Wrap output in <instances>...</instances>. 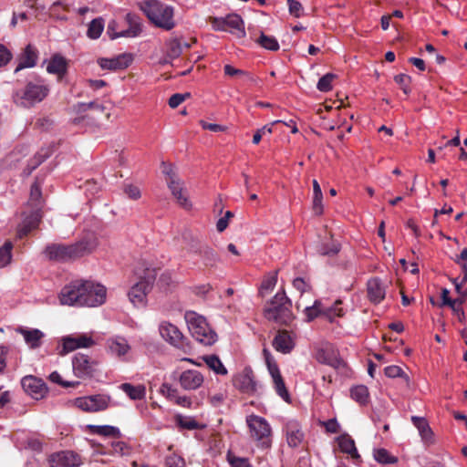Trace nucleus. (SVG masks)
I'll return each instance as SVG.
<instances>
[{
    "label": "nucleus",
    "instance_id": "obj_43",
    "mask_svg": "<svg viewBox=\"0 0 467 467\" xmlns=\"http://www.w3.org/2000/svg\"><path fill=\"white\" fill-rule=\"evenodd\" d=\"M256 42L264 48L276 51L279 49V44L276 38L273 36H267L264 33H261L260 36L256 40Z\"/></svg>",
    "mask_w": 467,
    "mask_h": 467
},
{
    "label": "nucleus",
    "instance_id": "obj_54",
    "mask_svg": "<svg viewBox=\"0 0 467 467\" xmlns=\"http://www.w3.org/2000/svg\"><path fill=\"white\" fill-rule=\"evenodd\" d=\"M293 286L301 294L310 292L312 289V285L309 281L301 277H296L293 280Z\"/></svg>",
    "mask_w": 467,
    "mask_h": 467
},
{
    "label": "nucleus",
    "instance_id": "obj_64",
    "mask_svg": "<svg viewBox=\"0 0 467 467\" xmlns=\"http://www.w3.org/2000/svg\"><path fill=\"white\" fill-rule=\"evenodd\" d=\"M190 94H180V93H176V94H173L170 99H169V106L171 108V109H175L177 108L179 105H181L186 97H189Z\"/></svg>",
    "mask_w": 467,
    "mask_h": 467
},
{
    "label": "nucleus",
    "instance_id": "obj_9",
    "mask_svg": "<svg viewBox=\"0 0 467 467\" xmlns=\"http://www.w3.org/2000/svg\"><path fill=\"white\" fill-rule=\"evenodd\" d=\"M126 21L129 24V28L119 32L117 31L118 23L115 20H111L109 23L107 27V35L111 40L119 37H136L141 33V24L136 16L128 13L126 15Z\"/></svg>",
    "mask_w": 467,
    "mask_h": 467
},
{
    "label": "nucleus",
    "instance_id": "obj_63",
    "mask_svg": "<svg viewBox=\"0 0 467 467\" xmlns=\"http://www.w3.org/2000/svg\"><path fill=\"white\" fill-rule=\"evenodd\" d=\"M162 173L166 176V182L179 181L172 165L162 162Z\"/></svg>",
    "mask_w": 467,
    "mask_h": 467
},
{
    "label": "nucleus",
    "instance_id": "obj_46",
    "mask_svg": "<svg viewBox=\"0 0 467 467\" xmlns=\"http://www.w3.org/2000/svg\"><path fill=\"white\" fill-rule=\"evenodd\" d=\"M384 373L388 378H401L407 386L410 383V378L403 371V369L399 366H395V365L388 366L385 368Z\"/></svg>",
    "mask_w": 467,
    "mask_h": 467
},
{
    "label": "nucleus",
    "instance_id": "obj_22",
    "mask_svg": "<svg viewBox=\"0 0 467 467\" xmlns=\"http://www.w3.org/2000/svg\"><path fill=\"white\" fill-rule=\"evenodd\" d=\"M16 331L23 336L25 342L30 348L36 349L42 345L45 334L41 330L37 328L18 327Z\"/></svg>",
    "mask_w": 467,
    "mask_h": 467
},
{
    "label": "nucleus",
    "instance_id": "obj_19",
    "mask_svg": "<svg viewBox=\"0 0 467 467\" xmlns=\"http://www.w3.org/2000/svg\"><path fill=\"white\" fill-rule=\"evenodd\" d=\"M42 219V211L32 210V212L25 217L23 222L17 228V237L23 239L27 236L33 230L36 229Z\"/></svg>",
    "mask_w": 467,
    "mask_h": 467
},
{
    "label": "nucleus",
    "instance_id": "obj_56",
    "mask_svg": "<svg viewBox=\"0 0 467 467\" xmlns=\"http://www.w3.org/2000/svg\"><path fill=\"white\" fill-rule=\"evenodd\" d=\"M227 458L232 467H252L249 460L246 458L237 457L230 453L228 454Z\"/></svg>",
    "mask_w": 467,
    "mask_h": 467
},
{
    "label": "nucleus",
    "instance_id": "obj_20",
    "mask_svg": "<svg viewBox=\"0 0 467 467\" xmlns=\"http://www.w3.org/2000/svg\"><path fill=\"white\" fill-rule=\"evenodd\" d=\"M76 405L85 411H99L108 407V401L103 396L95 395L77 399Z\"/></svg>",
    "mask_w": 467,
    "mask_h": 467
},
{
    "label": "nucleus",
    "instance_id": "obj_7",
    "mask_svg": "<svg viewBox=\"0 0 467 467\" xmlns=\"http://www.w3.org/2000/svg\"><path fill=\"white\" fill-rule=\"evenodd\" d=\"M250 438L262 449H268L272 445V429L268 421L258 415L251 414L246 417Z\"/></svg>",
    "mask_w": 467,
    "mask_h": 467
},
{
    "label": "nucleus",
    "instance_id": "obj_40",
    "mask_svg": "<svg viewBox=\"0 0 467 467\" xmlns=\"http://www.w3.org/2000/svg\"><path fill=\"white\" fill-rule=\"evenodd\" d=\"M373 456L375 461L381 464H395L398 462V458L383 448L374 450Z\"/></svg>",
    "mask_w": 467,
    "mask_h": 467
},
{
    "label": "nucleus",
    "instance_id": "obj_38",
    "mask_svg": "<svg viewBox=\"0 0 467 467\" xmlns=\"http://www.w3.org/2000/svg\"><path fill=\"white\" fill-rule=\"evenodd\" d=\"M104 19L102 17H97L93 19L88 27L87 36L91 39L99 38L104 30Z\"/></svg>",
    "mask_w": 467,
    "mask_h": 467
},
{
    "label": "nucleus",
    "instance_id": "obj_17",
    "mask_svg": "<svg viewBox=\"0 0 467 467\" xmlns=\"http://www.w3.org/2000/svg\"><path fill=\"white\" fill-rule=\"evenodd\" d=\"M24 390L35 400H40L47 393V387L43 379L35 376H26L21 380Z\"/></svg>",
    "mask_w": 467,
    "mask_h": 467
},
{
    "label": "nucleus",
    "instance_id": "obj_49",
    "mask_svg": "<svg viewBox=\"0 0 467 467\" xmlns=\"http://www.w3.org/2000/svg\"><path fill=\"white\" fill-rule=\"evenodd\" d=\"M204 244H202L199 239L191 237L186 242V245L183 247V250L188 254L198 255L202 248Z\"/></svg>",
    "mask_w": 467,
    "mask_h": 467
},
{
    "label": "nucleus",
    "instance_id": "obj_4",
    "mask_svg": "<svg viewBox=\"0 0 467 467\" xmlns=\"http://www.w3.org/2000/svg\"><path fill=\"white\" fill-rule=\"evenodd\" d=\"M140 7L156 26L165 30H171L175 26L174 9L158 0H144Z\"/></svg>",
    "mask_w": 467,
    "mask_h": 467
},
{
    "label": "nucleus",
    "instance_id": "obj_42",
    "mask_svg": "<svg viewBox=\"0 0 467 467\" xmlns=\"http://www.w3.org/2000/svg\"><path fill=\"white\" fill-rule=\"evenodd\" d=\"M175 422L180 429H184V430H189V431L200 429V424L198 423V421L195 420L192 417L176 415Z\"/></svg>",
    "mask_w": 467,
    "mask_h": 467
},
{
    "label": "nucleus",
    "instance_id": "obj_48",
    "mask_svg": "<svg viewBox=\"0 0 467 467\" xmlns=\"http://www.w3.org/2000/svg\"><path fill=\"white\" fill-rule=\"evenodd\" d=\"M277 282V274L274 273L272 275H266L264 280L262 281L261 286H260V295L262 296H265V293H267L271 290H273L276 285Z\"/></svg>",
    "mask_w": 467,
    "mask_h": 467
},
{
    "label": "nucleus",
    "instance_id": "obj_44",
    "mask_svg": "<svg viewBox=\"0 0 467 467\" xmlns=\"http://www.w3.org/2000/svg\"><path fill=\"white\" fill-rule=\"evenodd\" d=\"M13 244L10 241L5 242L0 247V268L10 264L12 259Z\"/></svg>",
    "mask_w": 467,
    "mask_h": 467
},
{
    "label": "nucleus",
    "instance_id": "obj_50",
    "mask_svg": "<svg viewBox=\"0 0 467 467\" xmlns=\"http://www.w3.org/2000/svg\"><path fill=\"white\" fill-rule=\"evenodd\" d=\"M182 52V45L178 39H172L167 44V56L171 58H177Z\"/></svg>",
    "mask_w": 467,
    "mask_h": 467
},
{
    "label": "nucleus",
    "instance_id": "obj_6",
    "mask_svg": "<svg viewBox=\"0 0 467 467\" xmlns=\"http://www.w3.org/2000/svg\"><path fill=\"white\" fill-rule=\"evenodd\" d=\"M185 321L192 336L205 346H211L217 340V334L210 327L206 319L194 311H187Z\"/></svg>",
    "mask_w": 467,
    "mask_h": 467
},
{
    "label": "nucleus",
    "instance_id": "obj_61",
    "mask_svg": "<svg viewBox=\"0 0 467 467\" xmlns=\"http://www.w3.org/2000/svg\"><path fill=\"white\" fill-rule=\"evenodd\" d=\"M323 194H313L312 210L316 215H321L323 213Z\"/></svg>",
    "mask_w": 467,
    "mask_h": 467
},
{
    "label": "nucleus",
    "instance_id": "obj_58",
    "mask_svg": "<svg viewBox=\"0 0 467 467\" xmlns=\"http://www.w3.org/2000/svg\"><path fill=\"white\" fill-rule=\"evenodd\" d=\"M49 379L51 381L57 383L65 388L77 387L79 385L78 381H64V380H62L60 374L57 371L52 372L49 376Z\"/></svg>",
    "mask_w": 467,
    "mask_h": 467
},
{
    "label": "nucleus",
    "instance_id": "obj_15",
    "mask_svg": "<svg viewBox=\"0 0 467 467\" xmlns=\"http://www.w3.org/2000/svg\"><path fill=\"white\" fill-rule=\"evenodd\" d=\"M50 467H79L82 463L80 456L72 451H61L49 457Z\"/></svg>",
    "mask_w": 467,
    "mask_h": 467
},
{
    "label": "nucleus",
    "instance_id": "obj_35",
    "mask_svg": "<svg viewBox=\"0 0 467 467\" xmlns=\"http://www.w3.org/2000/svg\"><path fill=\"white\" fill-rule=\"evenodd\" d=\"M341 304V300H337L332 306H323V317L330 322H333L336 317H343L345 315V311L340 306Z\"/></svg>",
    "mask_w": 467,
    "mask_h": 467
},
{
    "label": "nucleus",
    "instance_id": "obj_28",
    "mask_svg": "<svg viewBox=\"0 0 467 467\" xmlns=\"http://www.w3.org/2000/svg\"><path fill=\"white\" fill-rule=\"evenodd\" d=\"M168 187L182 207L189 209L192 206L182 187V182L180 180L168 182Z\"/></svg>",
    "mask_w": 467,
    "mask_h": 467
},
{
    "label": "nucleus",
    "instance_id": "obj_52",
    "mask_svg": "<svg viewBox=\"0 0 467 467\" xmlns=\"http://www.w3.org/2000/svg\"><path fill=\"white\" fill-rule=\"evenodd\" d=\"M394 80L406 95L410 93V84L411 82V78L409 75L399 74L394 77Z\"/></svg>",
    "mask_w": 467,
    "mask_h": 467
},
{
    "label": "nucleus",
    "instance_id": "obj_27",
    "mask_svg": "<svg viewBox=\"0 0 467 467\" xmlns=\"http://www.w3.org/2000/svg\"><path fill=\"white\" fill-rule=\"evenodd\" d=\"M224 22L225 27L230 33L235 34L238 37L245 36L244 23L239 15L235 13L229 14L224 17Z\"/></svg>",
    "mask_w": 467,
    "mask_h": 467
},
{
    "label": "nucleus",
    "instance_id": "obj_10",
    "mask_svg": "<svg viewBox=\"0 0 467 467\" xmlns=\"http://www.w3.org/2000/svg\"><path fill=\"white\" fill-rule=\"evenodd\" d=\"M95 345V341L88 334H75L63 337L61 346H58V355L65 356L78 348H88Z\"/></svg>",
    "mask_w": 467,
    "mask_h": 467
},
{
    "label": "nucleus",
    "instance_id": "obj_36",
    "mask_svg": "<svg viewBox=\"0 0 467 467\" xmlns=\"http://www.w3.org/2000/svg\"><path fill=\"white\" fill-rule=\"evenodd\" d=\"M49 156L48 150L37 152L28 162L27 167L24 170V174L29 176Z\"/></svg>",
    "mask_w": 467,
    "mask_h": 467
},
{
    "label": "nucleus",
    "instance_id": "obj_62",
    "mask_svg": "<svg viewBox=\"0 0 467 467\" xmlns=\"http://www.w3.org/2000/svg\"><path fill=\"white\" fill-rule=\"evenodd\" d=\"M209 22L215 31H227L225 27L224 17L210 16Z\"/></svg>",
    "mask_w": 467,
    "mask_h": 467
},
{
    "label": "nucleus",
    "instance_id": "obj_51",
    "mask_svg": "<svg viewBox=\"0 0 467 467\" xmlns=\"http://www.w3.org/2000/svg\"><path fill=\"white\" fill-rule=\"evenodd\" d=\"M336 78V75L327 73L319 78L317 88L319 91L327 92L332 89V81Z\"/></svg>",
    "mask_w": 467,
    "mask_h": 467
},
{
    "label": "nucleus",
    "instance_id": "obj_21",
    "mask_svg": "<svg viewBox=\"0 0 467 467\" xmlns=\"http://www.w3.org/2000/svg\"><path fill=\"white\" fill-rule=\"evenodd\" d=\"M73 371L78 378L90 377L93 372V362L81 353H78L72 359Z\"/></svg>",
    "mask_w": 467,
    "mask_h": 467
},
{
    "label": "nucleus",
    "instance_id": "obj_1",
    "mask_svg": "<svg viewBox=\"0 0 467 467\" xmlns=\"http://www.w3.org/2000/svg\"><path fill=\"white\" fill-rule=\"evenodd\" d=\"M107 289L91 281L76 280L65 285L59 300L62 305L95 307L106 301Z\"/></svg>",
    "mask_w": 467,
    "mask_h": 467
},
{
    "label": "nucleus",
    "instance_id": "obj_55",
    "mask_svg": "<svg viewBox=\"0 0 467 467\" xmlns=\"http://www.w3.org/2000/svg\"><path fill=\"white\" fill-rule=\"evenodd\" d=\"M289 13L295 17H300L303 13V5L297 0H286Z\"/></svg>",
    "mask_w": 467,
    "mask_h": 467
},
{
    "label": "nucleus",
    "instance_id": "obj_25",
    "mask_svg": "<svg viewBox=\"0 0 467 467\" xmlns=\"http://www.w3.org/2000/svg\"><path fill=\"white\" fill-rule=\"evenodd\" d=\"M285 431L288 445L293 448L299 446L304 438L299 423L296 420L288 421L285 427Z\"/></svg>",
    "mask_w": 467,
    "mask_h": 467
},
{
    "label": "nucleus",
    "instance_id": "obj_47",
    "mask_svg": "<svg viewBox=\"0 0 467 467\" xmlns=\"http://www.w3.org/2000/svg\"><path fill=\"white\" fill-rule=\"evenodd\" d=\"M198 256H200L205 266H212L216 261L215 252L206 244H203Z\"/></svg>",
    "mask_w": 467,
    "mask_h": 467
},
{
    "label": "nucleus",
    "instance_id": "obj_32",
    "mask_svg": "<svg viewBox=\"0 0 467 467\" xmlns=\"http://www.w3.org/2000/svg\"><path fill=\"white\" fill-rule=\"evenodd\" d=\"M43 202L44 201L42 198L41 182L38 178H36L35 182L31 185L28 203L30 206H32L33 210H41L43 207Z\"/></svg>",
    "mask_w": 467,
    "mask_h": 467
},
{
    "label": "nucleus",
    "instance_id": "obj_2",
    "mask_svg": "<svg viewBox=\"0 0 467 467\" xmlns=\"http://www.w3.org/2000/svg\"><path fill=\"white\" fill-rule=\"evenodd\" d=\"M98 246L97 238L90 234L71 244H49L44 254L50 261L66 263L75 261L91 254Z\"/></svg>",
    "mask_w": 467,
    "mask_h": 467
},
{
    "label": "nucleus",
    "instance_id": "obj_3",
    "mask_svg": "<svg viewBox=\"0 0 467 467\" xmlns=\"http://www.w3.org/2000/svg\"><path fill=\"white\" fill-rule=\"evenodd\" d=\"M49 93V88L44 80L36 78L30 80L13 93V100L16 105L22 108H31L41 102Z\"/></svg>",
    "mask_w": 467,
    "mask_h": 467
},
{
    "label": "nucleus",
    "instance_id": "obj_11",
    "mask_svg": "<svg viewBox=\"0 0 467 467\" xmlns=\"http://www.w3.org/2000/svg\"><path fill=\"white\" fill-rule=\"evenodd\" d=\"M263 355L268 368V371L272 377L276 393L285 401L288 400L289 394L285 387L284 379L280 373L278 365L276 364L274 357L267 348L263 349Z\"/></svg>",
    "mask_w": 467,
    "mask_h": 467
},
{
    "label": "nucleus",
    "instance_id": "obj_41",
    "mask_svg": "<svg viewBox=\"0 0 467 467\" xmlns=\"http://www.w3.org/2000/svg\"><path fill=\"white\" fill-rule=\"evenodd\" d=\"M207 366L213 369L216 374L219 375H226L227 369L220 360V358L215 355H210L203 358Z\"/></svg>",
    "mask_w": 467,
    "mask_h": 467
},
{
    "label": "nucleus",
    "instance_id": "obj_31",
    "mask_svg": "<svg viewBox=\"0 0 467 467\" xmlns=\"http://www.w3.org/2000/svg\"><path fill=\"white\" fill-rule=\"evenodd\" d=\"M37 55L36 50L28 45L24 53L21 55L19 58V63L15 70V72H18L19 70L26 67H32L36 63Z\"/></svg>",
    "mask_w": 467,
    "mask_h": 467
},
{
    "label": "nucleus",
    "instance_id": "obj_14",
    "mask_svg": "<svg viewBox=\"0 0 467 467\" xmlns=\"http://www.w3.org/2000/svg\"><path fill=\"white\" fill-rule=\"evenodd\" d=\"M234 386L242 393L254 395L257 391V382L251 368H244L233 379Z\"/></svg>",
    "mask_w": 467,
    "mask_h": 467
},
{
    "label": "nucleus",
    "instance_id": "obj_39",
    "mask_svg": "<svg viewBox=\"0 0 467 467\" xmlns=\"http://www.w3.org/2000/svg\"><path fill=\"white\" fill-rule=\"evenodd\" d=\"M350 396L354 400L358 402L360 405H365L368 401L369 393L366 386L358 385L353 387L350 389Z\"/></svg>",
    "mask_w": 467,
    "mask_h": 467
},
{
    "label": "nucleus",
    "instance_id": "obj_18",
    "mask_svg": "<svg viewBox=\"0 0 467 467\" xmlns=\"http://www.w3.org/2000/svg\"><path fill=\"white\" fill-rule=\"evenodd\" d=\"M203 381V375L196 369L184 370L179 376L180 386L185 390H195L202 385Z\"/></svg>",
    "mask_w": 467,
    "mask_h": 467
},
{
    "label": "nucleus",
    "instance_id": "obj_60",
    "mask_svg": "<svg viewBox=\"0 0 467 467\" xmlns=\"http://www.w3.org/2000/svg\"><path fill=\"white\" fill-rule=\"evenodd\" d=\"M124 192L131 200H138L140 198L141 193L138 186L133 184H126L123 188Z\"/></svg>",
    "mask_w": 467,
    "mask_h": 467
},
{
    "label": "nucleus",
    "instance_id": "obj_34",
    "mask_svg": "<svg viewBox=\"0 0 467 467\" xmlns=\"http://www.w3.org/2000/svg\"><path fill=\"white\" fill-rule=\"evenodd\" d=\"M131 400H142L146 395V388L143 385H131L130 383H123L119 386Z\"/></svg>",
    "mask_w": 467,
    "mask_h": 467
},
{
    "label": "nucleus",
    "instance_id": "obj_26",
    "mask_svg": "<svg viewBox=\"0 0 467 467\" xmlns=\"http://www.w3.org/2000/svg\"><path fill=\"white\" fill-rule=\"evenodd\" d=\"M294 342L286 330H280L273 340V347L276 351L287 354L294 348Z\"/></svg>",
    "mask_w": 467,
    "mask_h": 467
},
{
    "label": "nucleus",
    "instance_id": "obj_33",
    "mask_svg": "<svg viewBox=\"0 0 467 467\" xmlns=\"http://www.w3.org/2000/svg\"><path fill=\"white\" fill-rule=\"evenodd\" d=\"M338 446L343 452L349 454L351 458L355 460L360 459L355 441L348 435H343L338 439Z\"/></svg>",
    "mask_w": 467,
    "mask_h": 467
},
{
    "label": "nucleus",
    "instance_id": "obj_23",
    "mask_svg": "<svg viewBox=\"0 0 467 467\" xmlns=\"http://www.w3.org/2000/svg\"><path fill=\"white\" fill-rule=\"evenodd\" d=\"M367 290L369 301L374 304H379L385 298V286L378 277L371 278L368 281Z\"/></svg>",
    "mask_w": 467,
    "mask_h": 467
},
{
    "label": "nucleus",
    "instance_id": "obj_53",
    "mask_svg": "<svg viewBox=\"0 0 467 467\" xmlns=\"http://www.w3.org/2000/svg\"><path fill=\"white\" fill-rule=\"evenodd\" d=\"M107 451L110 454L121 456L128 452V447L123 441H113L110 444V448L107 449Z\"/></svg>",
    "mask_w": 467,
    "mask_h": 467
},
{
    "label": "nucleus",
    "instance_id": "obj_8",
    "mask_svg": "<svg viewBox=\"0 0 467 467\" xmlns=\"http://www.w3.org/2000/svg\"><path fill=\"white\" fill-rule=\"evenodd\" d=\"M156 280V271L152 268H146L140 280L132 285L129 291V298L134 306H144L146 296L151 290Z\"/></svg>",
    "mask_w": 467,
    "mask_h": 467
},
{
    "label": "nucleus",
    "instance_id": "obj_37",
    "mask_svg": "<svg viewBox=\"0 0 467 467\" xmlns=\"http://www.w3.org/2000/svg\"><path fill=\"white\" fill-rule=\"evenodd\" d=\"M90 429L94 434L104 437L119 438L121 435L120 431L118 428L109 425H94L90 426Z\"/></svg>",
    "mask_w": 467,
    "mask_h": 467
},
{
    "label": "nucleus",
    "instance_id": "obj_5",
    "mask_svg": "<svg viewBox=\"0 0 467 467\" xmlns=\"http://www.w3.org/2000/svg\"><path fill=\"white\" fill-rule=\"evenodd\" d=\"M266 319L280 324H288L292 318V301L287 297L285 291L275 294L264 309Z\"/></svg>",
    "mask_w": 467,
    "mask_h": 467
},
{
    "label": "nucleus",
    "instance_id": "obj_13",
    "mask_svg": "<svg viewBox=\"0 0 467 467\" xmlns=\"http://www.w3.org/2000/svg\"><path fill=\"white\" fill-rule=\"evenodd\" d=\"M160 334L163 339L184 352L189 348L187 338L184 337L179 328L170 322H162L159 327Z\"/></svg>",
    "mask_w": 467,
    "mask_h": 467
},
{
    "label": "nucleus",
    "instance_id": "obj_57",
    "mask_svg": "<svg viewBox=\"0 0 467 467\" xmlns=\"http://www.w3.org/2000/svg\"><path fill=\"white\" fill-rule=\"evenodd\" d=\"M449 294H450V292L447 288H443L441 290V300H442L441 305L442 306H448L450 307H453L455 304H463V299H462V298L451 299L449 296Z\"/></svg>",
    "mask_w": 467,
    "mask_h": 467
},
{
    "label": "nucleus",
    "instance_id": "obj_12",
    "mask_svg": "<svg viewBox=\"0 0 467 467\" xmlns=\"http://www.w3.org/2000/svg\"><path fill=\"white\" fill-rule=\"evenodd\" d=\"M316 359L337 370L346 367L345 361L340 358L338 350L329 343L322 345L316 353Z\"/></svg>",
    "mask_w": 467,
    "mask_h": 467
},
{
    "label": "nucleus",
    "instance_id": "obj_45",
    "mask_svg": "<svg viewBox=\"0 0 467 467\" xmlns=\"http://www.w3.org/2000/svg\"><path fill=\"white\" fill-rule=\"evenodd\" d=\"M304 313L306 317V321L310 322L316 317L323 316V305L319 300H316L311 306H306L304 309Z\"/></svg>",
    "mask_w": 467,
    "mask_h": 467
},
{
    "label": "nucleus",
    "instance_id": "obj_16",
    "mask_svg": "<svg viewBox=\"0 0 467 467\" xmlns=\"http://www.w3.org/2000/svg\"><path fill=\"white\" fill-rule=\"evenodd\" d=\"M133 61V56L129 53L119 54L111 58L99 57L97 62L103 70L118 71L130 67Z\"/></svg>",
    "mask_w": 467,
    "mask_h": 467
},
{
    "label": "nucleus",
    "instance_id": "obj_59",
    "mask_svg": "<svg viewBox=\"0 0 467 467\" xmlns=\"http://www.w3.org/2000/svg\"><path fill=\"white\" fill-rule=\"evenodd\" d=\"M165 464L167 467H185L184 460L176 454L168 456L165 460Z\"/></svg>",
    "mask_w": 467,
    "mask_h": 467
},
{
    "label": "nucleus",
    "instance_id": "obj_24",
    "mask_svg": "<svg viewBox=\"0 0 467 467\" xmlns=\"http://www.w3.org/2000/svg\"><path fill=\"white\" fill-rule=\"evenodd\" d=\"M411 421L418 429L420 438L425 445L429 446L434 443V433L425 418L412 416Z\"/></svg>",
    "mask_w": 467,
    "mask_h": 467
},
{
    "label": "nucleus",
    "instance_id": "obj_30",
    "mask_svg": "<svg viewBox=\"0 0 467 467\" xmlns=\"http://www.w3.org/2000/svg\"><path fill=\"white\" fill-rule=\"evenodd\" d=\"M107 346L110 353L118 357L124 356L130 348L127 340L120 337L108 339Z\"/></svg>",
    "mask_w": 467,
    "mask_h": 467
},
{
    "label": "nucleus",
    "instance_id": "obj_29",
    "mask_svg": "<svg viewBox=\"0 0 467 467\" xmlns=\"http://www.w3.org/2000/svg\"><path fill=\"white\" fill-rule=\"evenodd\" d=\"M67 63L65 57L56 54L49 60L47 70L48 73L56 74L61 78L67 72Z\"/></svg>",
    "mask_w": 467,
    "mask_h": 467
}]
</instances>
